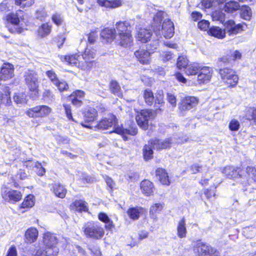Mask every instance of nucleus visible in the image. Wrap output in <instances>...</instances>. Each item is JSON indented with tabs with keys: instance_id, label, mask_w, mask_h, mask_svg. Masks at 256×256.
Segmentation results:
<instances>
[{
	"instance_id": "nucleus-38",
	"label": "nucleus",
	"mask_w": 256,
	"mask_h": 256,
	"mask_svg": "<svg viewBox=\"0 0 256 256\" xmlns=\"http://www.w3.org/2000/svg\"><path fill=\"white\" fill-rule=\"evenodd\" d=\"M52 26L48 23L42 24L38 30V35L41 37H44L48 35L51 32Z\"/></svg>"
},
{
	"instance_id": "nucleus-40",
	"label": "nucleus",
	"mask_w": 256,
	"mask_h": 256,
	"mask_svg": "<svg viewBox=\"0 0 256 256\" xmlns=\"http://www.w3.org/2000/svg\"><path fill=\"white\" fill-rule=\"evenodd\" d=\"M2 103L6 106H10L12 103L10 92L8 88L6 89L4 94H2L0 92V105Z\"/></svg>"
},
{
	"instance_id": "nucleus-25",
	"label": "nucleus",
	"mask_w": 256,
	"mask_h": 256,
	"mask_svg": "<svg viewBox=\"0 0 256 256\" xmlns=\"http://www.w3.org/2000/svg\"><path fill=\"white\" fill-rule=\"evenodd\" d=\"M98 4L106 8H114L122 6L120 0H98Z\"/></svg>"
},
{
	"instance_id": "nucleus-54",
	"label": "nucleus",
	"mask_w": 256,
	"mask_h": 256,
	"mask_svg": "<svg viewBox=\"0 0 256 256\" xmlns=\"http://www.w3.org/2000/svg\"><path fill=\"white\" fill-rule=\"evenodd\" d=\"M163 208V206L160 204H156L152 206L150 208V214H154L156 212H160Z\"/></svg>"
},
{
	"instance_id": "nucleus-46",
	"label": "nucleus",
	"mask_w": 256,
	"mask_h": 256,
	"mask_svg": "<svg viewBox=\"0 0 256 256\" xmlns=\"http://www.w3.org/2000/svg\"><path fill=\"white\" fill-rule=\"evenodd\" d=\"M34 204V196L32 195H28L25 198L22 202V208H31Z\"/></svg>"
},
{
	"instance_id": "nucleus-7",
	"label": "nucleus",
	"mask_w": 256,
	"mask_h": 256,
	"mask_svg": "<svg viewBox=\"0 0 256 256\" xmlns=\"http://www.w3.org/2000/svg\"><path fill=\"white\" fill-rule=\"evenodd\" d=\"M219 73L223 82L230 86H234L238 83V76L232 70L227 68H220Z\"/></svg>"
},
{
	"instance_id": "nucleus-36",
	"label": "nucleus",
	"mask_w": 256,
	"mask_h": 256,
	"mask_svg": "<svg viewBox=\"0 0 256 256\" xmlns=\"http://www.w3.org/2000/svg\"><path fill=\"white\" fill-rule=\"evenodd\" d=\"M208 34L218 38H222L225 36V32L218 26H212L210 28Z\"/></svg>"
},
{
	"instance_id": "nucleus-11",
	"label": "nucleus",
	"mask_w": 256,
	"mask_h": 256,
	"mask_svg": "<svg viewBox=\"0 0 256 256\" xmlns=\"http://www.w3.org/2000/svg\"><path fill=\"white\" fill-rule=\"evenodd\" d=\"M2 196L5 200L11 202H18L22 198L20 192L8 188H5L2 190Z\"/></svg>"
},
{
	"instance_id": "nucleus-44",
	"label": "nucleus",
	"mask_w": 256,
	"mask_h": 256,
	"mask_svg": "<svg viewBox=\"0 0 256 256\" xmlns=\"http://www.w3.org/2000/svg\"><path fill=\"white\" fill-rule=\"evenodd\" d=\"M26 94L24 92H19L15 94L14 100L17 104H24L26 102Z\"/></svg>"
},
{
	"instance_id": "nucleus-26",
	"label": "nucleus",
	"mask_w": 256,
	"mask_h": 256,
	"mask_svg": "<svg viewBox=\"0 0 256 256\" xmlns=\"http://www.w3.org/2000/svg\"><path fill=\"white\" fill-rule=\"evenodd\" d=\"M140 188L144 194L148 196L152 194L154 184L148 180H144L141 182Z\"/></svg>"
},
{
	"instance_id": "nucleus-17",
	"label": "nucleus",
	"mask_w": 256,
	"mask_h": 256,
	"mask_svg": "<svg viewBox=\"0 0 256 256\" xmlns=\"http://www.w3.org/2000/svg\"><path fill=\"white\" fill-rule=\"evenodd\" d=\"M172 140L170 138L165 140L154 139L150 140V144L154 149L160 150L170 148L172 143Z\"/></svg>"
},
{
	"instance_id": "nucleus-1",
	"label": "nucleus",
	"mask_w": 256,
	"mask_h": 256,
	"mask_svg": "<svg viewBox=\"0 0 256 256\" xmlns=\"http://www.w3.org/2000/svg\"><path fill=\"white\" fill-rule=\"evenodd\" d=\"M150 12L156 14L154 16V22L152 24L153 30L157 36L162 34L166 38H171L174 34V26L173 22L169 19L164 20L161 25L162 18L166 16V13L162 10L155 8L154 6H150L148 7Z\"/></svg>"
},
{
	"instance_id": "nucleus-31",
	"label": "nucleus",
	"mask_w": 256,
	"mask_h": 256,
	"mask_svg": "<svg viewBox=\"0 0 256 256\" xmlns=\"http://www.w3.org/2000/svg\"><path fill=\"white\" fill-rule=\"evenodd\" d=\"M98 112L96 110L92 108H89L84 113V118L85 122H94L96 118Z\"/></svg>"
},
{
	"instance_id": "nucleus-23",
	"label": "nucleus",
	"mask_w": 256,
	"mask_h": 256,
	"mask_svg": "<svg viewBox=\"0 0 256 256\" xmlns=\"http://www.w3.org/2000/svg\"><path fill=\"white\" fill-rule=\"evenodd\" d=\"M58 252V248H54L53 250L42 248L36 250L34 256H56Z\"/></svg>"
},
{
	"instance_id": "nucleus-51",
	"label": "nucleus",
	"mask_w": 256,
	"mask_h": 256,
	"mask_svg": "<svg viewBox=\"0 0 256 256\" xmlns=\"http://www.w3.org/2000/svg\"><path fill=\"white\" fill-rule=\"evenodd\" d=\"M43 98L44 100L48 102H52L54 99V96L52 92L48 90H46L42 94Z\"/></svg>"
},
{
	"instance_id": "nucleus-21",
	"label": "nucleus",
	"mask_w": 256,
	"mask_h": 256,
	"mask_svg": "<svg viewBox=\"0 0 256 256\" xmlns=\"http://www.w3.org/2000/svg\"><path fill=\"white\" fill-rule=\"evenodd\" d=\"M136 38L138 40L142 42H146L152 36V32L150 30L146 28H138Z\"/></svg>"
},
{
	"instance_id": "nucleus-60",
	"label": "nucleus",
	"mask_w": 256,
	"mask_h": 256,
	"mask_svg": "<svg viewBox=\"0 0 256 256\" xmlns=\"http://www.w3.org/2000/svg\"><path fill=\"white\" fill-rule=\"evenodd\" d=\"M64 108L65 112L67 118H68V120L74 121V120L72 118V110L70 106L68 104H64Z\"/></svg>"
},
{
	"instance_id": "nucleus-33",
	"label": "nucleus",
	"mask_w": 256,
	"mask_h": 256,
	"mask_svg": "<svg viewBox=\"0 0 256 256\" xmlns=\"http://www.w3.org/2000/svg\"><path fill=\"white\" fill-rule=\"evenodd\" d=\"M53 192L56 196L64 198L66 196V190L60 184L55 183L53 186Z\"/></svg>"
},
{
	"instance_id": "nucleus-6",
	"label": "nucleus",
	"mask_w": 256,
	"mask_h": 256,
	"mask_svg": "<svg viewBox=\"0 0 256 256\" xmlns=\"http://www.w3.org/2000/svg\"><path fill=\"white\" fill-rule=\"evenodd\" d=\"M26 84L30 92L36 96L38 92V80L37 74L33 70H28L24 74Z\"/></svg>"
},
{
	"instance_id": "nucleus-5",
	"label": "nucleus",
	"mask_w": 256,
	"mask_h": 256,
	"mask_svg": "<svg viewBox=\"0 0 256 256\" xmlns=\"http://www.w3.org/2000/svg\"><path fill=\"white\" fill-rule=\"evenodd\" d=\"M194 252L196 256H220L218 250L200 240L194 246Z\"/></svg>"
},
{
	"instance_id": "nucleus-42",
	"label": "nucleus",
	"mask_w": 256,
	"mask_h": 256,
	"mask_svg": "<svg viewBox=\"0 0 256 256\" xmlns=\"http://www.w3.org/2000/svg\"><path fill=\"white\" fill-rule=\"evenodd\" d=\"M242 177L248 180V178H251L254 181L256 182V169L252 166H248L246 169L245 174H242Z\"/></svg>"
},
{
	"instance_id": "nucleus-56",
	"label": "nucleus",
	"mask_w": 256,
	"mask_h": 256,
	"mask_svg": "<svg viewBox=\"0 0 256 256\" xmlns=\"http://www.w3.org/2000/svg\"><path fill=\"white\" fill-rule=\"evenodd\" d=\"M240 126L239 122L235 119H233L230 122L228 127L230 130L232 131H236L238 130Z\"/></svg>"
},
{
	"instance_id": "nucleus-64",
	"label": "nucleus",
	"mask_w": 256,
	"mask_h": 256,
	"mask_svg": "<svg viewBox=\"0 0 256 256\" xmlns=\"http://www.w3.org/2000/svg\"><path fill=\"white\" fill-rule=\"evenodd\" d=\"M17 256V252L16 246H11L8 252V254L6 256Z\"/></svg>"
},
{
	"instance_id": "nucleus-47",
	"label": "nucleus",
	"mask_w": 256,
	"mask_h": 256,
	"mask_svg": "<svg viewBox=\"0 0 256 256\" xmlns=\"http://www.w3.org/2000/svg\"><path fill=\"white\" fill-rule=\"evenodd\" d=\"M246 116L248 120H253L256 124V106L249 108L246 112Z\"/></svg>"
},
{
	"instance_id": "nucleus-22",
	"label": "nucleus",
	"mask_w": 256,
	"mask_h": 256,
	"mask_svg": "<svg viewBox=\"0 0 256 256\" xmlns=\"http://www.w3.org/2000/svg\"><path fill=\"white\" fill-rule=\"evenodd\" d=\"M23 17V11L18 10L16 13H10L6 16V20L8 22H10L16 26H18L19 24L20 19H22Z\"/></svg>"
},
{
	"instance_id": "nucleus-50",
	"label": "nucleus",
	"mask_w": 256,
	"mask_h": 256,
	"mask_svg": "<svg viewBox=\"0 0 256 256\" xmlns=\"http://www.w3.org/2000/svg\"><path fill=\"white\" fill-rule=\"evenodd\" d=\"M242 30V25L241 24H236L232 28H228V32L230 35L236 34L240 30Z\"/></svg>"
},
{
	"instance_id": "nucleus-43",
	"label": "nucleus",
	"mask_w": 256,
	"mask_h": 256,
	"mask_svg": "<svg viewBox=\"0 0 256 256\" xmlns=\"http://www.w3.org/2000/svg\"><path fill=\"white\" fill-rule=\"evenodd\" d=\"M144 96L146 104L151 106L154 102V96L152 92L150 90H146L144 92Z\"/></svg>"
},
{
	"instance_id": "nucleus-53",
	"label": "nucleus",
	"mask_w": 256,
	"mask_h": 256,
	"mask_svg": "<svg viewBox=\"0 0 256 256\" xmlns=\"http://www.w3.org/2000/svg\"><path fill=\"white\" fill-rule=\"evenodd\" d=\"M46 74L50 78L52 82L55 85L59 80L57 76L53 70H48L46 72Z\"/></svg>"
},
{
	"instance_id": "nucleus-34",
	"label": "nucleus",
	"mask_w": 256,
	"mask_h": 256,
	"mask_svg": "<svg viewBox=\"0 0 256 256\" xmlns=\"http://www.w3.org/2000/svg\"><path fill=\"white\" fill-rule=\"evenodd\" d=\"M109 88L110 92L114 95L120 97L122 96V92L118 83L116 80H112L109 84Z\"/></svg>"
},
{
	"instance_id": "nucleus-29",
	"label": "nucleus",
	"mask_w": 256,
	"mask_h": 256,
	"mask_svg": "<svg viewBox=\"0 0 256 256\" xmlns=\"http://www.w3.org/2000/svg\"><path fill=\"white\" fill-rule=\"evenodd\" d=\"M156 174L157 178L159 180L162 184L169 185L170 182L168 176L164 170L162 168H157L156 170Z\"/></svg>"
},
{
	"instance_id": "nucleus-49",
	"label": "nucleus",
	"mask_w": 256,
	"mask_h": 256,
	"mask_svg": "<svg viewBox=\"0 0 256 256\" xmlns=\"http://www.w3.org/2000/svg\"><path fill=\"white\" fill-rule=\"evenodd\" d=\"M54 86L58 88L60 92L66 90L68 88V86L66 82L64 80H58Z\"/></svg>"
},
{
	"instance_id": "nucleus-14",
	"label": "nucleus",
	"mask_w": 256,
	"mask_h": 256,
	"mask_svg": "<svg viewBox=\"0 0 256 256\" xmlns=\"http://www.w3.org/2000/svg\"><path fill=\"white\" fill-rule=\"evenodd\" d=\"M212 68L208 66L202 68L198 76V81L199 84L209 82L212 74Z\"/></svg>"
},
{
	"instance_id": "nucleus-45",
	"label": "nucleus",
	"mask_w": 256,
	"mask_h": 256,
	"mask_svg": "<svg viewBox=\"0 0 256 256\" xmlns=\"http://www.w3.org/2000/svg\"><path fill=\"white\" fill-rule=\"evenodd\" d=\"M188 60L186 56H180L178 58L176 63L178 68V69L184 68L186 70V67L188 65Z\"/></svg>"
},
{
	"instance_id": "nucleus-3",
	"label": "nucleus",
	"mask_w": 256,
	"mask_h": 256,
	"mask_svg": "<svg viewBox=\"0 0 256 256\" xmlns=\"http://www.w3.org/2000/svg\"><path fill=\"white\" fill-rule=\"evenodd\" d=\"M114 28L119 44L124 47L130 46L132 44V24L128 21H120L116 22Z\"/></svg>"
},
{
	"instance_id": "nucleus-59",
	"label": "nucleus",
	"mask_w": 256,
	"mask_h": 256,
	"mask_svg": "<svg viewBox=\"0 0 256 256\" xmlns=\"http://www.w3.org/2000/svg\"><path fill=\"white\" fill-rule=\"evenodd\" d=\"M88 42L90 44H94L98 38V34L96 32H92L88 35Z\"/></svg>"
},
{
	"instance_id": "nucleus-30",
	"label": "nucleus",
	"mask_w": 256,
	"mask_h": 256,
	"mask_svg": "<svg viewBox=\"0 0 256 256\" xmlns=\"http://www.w3.org/2000/svg\"><path fill=\"white\" fill-rule=\"evenodd\" d=\"M186 220L184 217L178 222L177 226V234L180 238H184L186 236Z\"/></svg>"
},
{
	"instance_id": "nucleus-4",
	"label": "nucleus",
	"mask_w": 256,
	"mask_h": 256,
	"mask_svg": "<svg viewBox=\"0 0 256 256\" xmlns=\"http://www.w3.org/2000/svg\"><path fill=\"white\" fill-rule=\"evenodd\" d=\"M82 230L85 236L93 240H100L104 234V230L98 222L90 221L86 222Z\"/></svg>"
},
{
	"instance_id": "nucleus-57",
	"label": "nucleus",
	"mask_w": 256,
	"mask_h": 256,
	"mask_svg": "<svg viewBox=\"0 0 256 256\" xmlns=\"http://www.w3.org/2000/svg\"><path fill=\"white\" fill-rule=\"evenodd\" d=\"M52 20L57 26H60L62 24L63 18L60 14H55L52 16Z\"/></svg>"
},
{
	"instance_id": "nucleus-24",
	"label": "nucleus",
	"mask_w": 256,
	"mask_h": 256,
	"mask_svg": "<svg viewBox=\"0 0 256 256\" xmlns=\"http://www.w3.org/2000/svg\"><path fill=\"white\" fill-rule=\"evenodd\" d=\"M87 203L82 200H76L70 205L71 208L78 212L88 211Z\"/></svg>"
},
{
	"instance_id": "nucleus-8",
	"label": "nucleus",
	"mask_w": 256,
	"mask_h": 256,
	"mask_svg": "<svg viewBox=\"0 0 256 256\" xmlns=\"http://www.w3.org/2000/svg\"><path fill=\"white\" fill-rule=\"evenodd\" d=\"M52 109L48 106L42 105L38 106L28 110L26 114L30 117H46L51 112Z\"/></svg>"
},
{
	"instance_id": "nucleus-35",
	"label": "nucleus",
	"mask_w": 256,
	"mask_h": 256,
	"mask_svg": "<svg viewBox=\"0 0 256 256\" xmlns=\"http://www.w3.org/2000/svg\"><path fill=\"white\" fill-rule=\"evenodd\" d=\"M153 147L150 144V140L148 144H146L143 148L144 158L146 160H148L153 158Z\"/></svg>"
},
{
	"instance_id": "nucleus-12",
	"label": "nucleus",
	"mask_w": 256,
	"mask_h": 256,
	"mask_svg": "<svg viewBox=\"0 0 256 256\" xmlns=\"http://www.w3.org/2000/svg\"><path fill=\"white\" fill-rule=\"evenodd\" d=\"M198 99L194 96H187L184 98L180 105L179 108L181 111L190 110L195 107L198 104Z\"/></svg>"
},
{
	"instance_id": "nucleus-15",
	"label": "nucleus",
	"mask_w": 256,
	"mask_h": 256,
	"mask_svg": "<svg viewBox=\"0 0 256 256\" xmlns=\"http://www.w3.org/2000/svg\"><path fill=\"white\" fill-rule=\"evenodd\" d=\"M14 68L12 64H4L1 68L0 72V80H6L12 78L14 76Z\"/></svg>"
},
{
	"instance_id": "nucleus-39",
	"label": "nucleus",
	"mask_w": 256,
	"mask_h": 256,
	"mask_svg": "<svg viewBox=\"0 0 256 256\" xmlns=\"http://www.w3.org/2000/svg\"><path fill=\"white\" fill-rule=\"evenodd\" d=\"M200 67L198 64L193 63L186 67L185 72L188 75H195L198 72V70L200 71Z\"/></svg>"
},
{
	"instance_id": "nucleus-27",
	"label": "nucleus",
	"mask_w": 256,
	"mask_h": 256,
	"mask_svg": "<svg viewBox=\"0 0 256 256\" xmlns=\"http://www.w3.org/2000/svg\"><path fill=\"white\" fill-rule=\"evenodd\" d=\"M38 236V231L34 228H28L25 232L26 241L28 243H32L36 240Z\"/></svg>"
},
{
	"instance_id": "nucleus-28",
	"label": "nucleus",
	"mask_w": 256,
	"mask_h": 256,
	"mask_svg": "<svg viewBox=\"0 0 256 256\" xmlns=\"http://www.w3.org/2000/svg\"><path fill=\"white\" fill-rule=\"evenodd\" d=\"M240 17L246 20H250L252 13L250 6L246 5H243L240 8Z\"/></svg>"
},
{
	"instance_id": "nucleus-20",
	"label": "nucleus",
	"mask_w": 256,
	"mask_h": 256,
	"mask_svg": "<svg viewBox=\"0 0 256 256\" xmlns=\"http://www.w3.org/2000/svg\"><path fill=\"white\" fill-rule=\"evenodd\" d=\"M150 52L144 50H139L134 52L138 60L142 64H148L150 62Z\"/></svg>"
},
{
	"instance_id": "nucleus-58",
	"label": "nucleus",
	"mask_w": 256,
	"mask_h": 256,
	"mask_svg": "<svg viewBox=\"0 0 256 256\" xmlns=\"http://www.w3.org/2000/svg\"><path fill=\"white\" fill-rule=\"evenodd\" d=\"M210 26V22L208 20H202L198 22V26L200 29L202 30H206Z\"/></svg>"
},
{
	"instance_id": "nucleus-52",
	"label": "nucleus",
	"mask_w": 256,
	"mask_h": 256,
	"mask_svg": "<svg viewBox=\"0 0 256 256\" xmlns=\"http://www.w3.org/2000/svg\"><path fill=\"white\" fill-rule=\"evenodd\" d=\"M47 16V14L45 11L44 8H40L36 12V18L42 21L44 20L45 18Z\"/></svg>"
},
{
	"instance_id": "nucleus-61",
	"label": "nucleus",
	"mask_w": 256,
	"mask_h": 256,
	"mask_svg": "<svg viewBox=\"0 0 256 256\" xmlns=\"http://www.w3.org/2000/svg\"><path fill=\"white\" fill-rule=\"evenodd\" d=\"M167 99L168 102L172 106L175 107L176 106V97L173 94L171 93H168Z\"/></svg>"
},
{
	"instance_id": "nucleus-63",
	"label": "nucleus",
	"mask_w": 256,
	"mask_h": 256,
	"mask_svg": "<svg viewBox=\"0 0 256 256\" xmlns=\"http://www.w3.org/2000/svg\"><path fill=\"white\" fill-rule=\"evenodd\" d=\"M70 99L72 103L76 106L79 107L82 104V100L78 98L71 97Z\"/></svg>"
},
{
	"instance_id": "nucleus-32",
	"label": "nucleus",
	"mask_w": 256,
	"mask_h": 256,
	"mask_svg": "<svg viewBox=\"0 0 256 256\" xmlns=\"http://www.w3.org/2000/svg\"><path fill=\"white\" fill-rule=\"evenodd\" d=\"M240 5L238 2L230 1L225 3L223 9L226 12L232 13L240 9Z\"/></svg>"
},
{
	"instance_id": "nucleus-48",
	"label": "nucleus",
	"mask_w": 256,
	"mask_h": 256,
	"mask_svg": "<svg viewBox=\"0 0 256 256\" xmlns=\"http://www.w3.org/2000/svg\"><path fill=\"white\" fill-rule=\"evenodd\" d=\"M35 0H15V4L22 8L30 7L34 3Z\"/></svg>"
},
{
	"instance_id": "nucleus-13",
	"label": "nucleus",
	"mask_w": 256,
	"mask_h": 256,
	"mask_svg": "<svg viewBox=\"0 0 256 256\" xmlns=\"http://www.w3.org/2000/svg\"><path fill=\"white\" fill-rule=\"evenodd\" d=\"M81 57L78 54L61 56L60 60L62 62H65L66 64L76 66L82 69V66L83 65L82 60H80Z\"/></svg>"
},
{
	"instance_id": "nucleus-41",
	"label": "nucleus",
	"mask_w": 256,
	"mask_h": 256,
	"mask_svg": "<svg viewBox=\"0 0 256 256\" xmlns=\"http://www.w3.org/2000/svg\"><path fill=\"white\" fill-rule=\"evenodd\" d=\"M98 218L100 220L106 224V228L110 229L112 227V222L106 214L100 212L98 214Z\"/></svg>"
},
{
	"instance_id": "nucleus-55",
	"label": "nucleus",
	"mask_w": 256,
	"mask_h": 256,
	"mask_svg": "<svg viewBox=\"0 0 256 256\" xmlns=\"http://www.w3.org/2000/svg\"><path fill=\"white\" fill-rule=\"evenodd\" d=\"M34 166L36 168V173L39 176H42L46 172L45 168L42 166V164L36 162H34Z\"/></svg>"
},
{
	"instance_id": "nucleus-18",
	"label": "nucleus",
	"mask_w": 256,
	"mask_h": 256,
	"mask_svg": "<svg viewBox=\"0 0 256 256\" xmlns=\"http://www.w3.org/2000/svg\"><path fill=\"white\" fill-rule=\"evenodd\" d=\"M102 38L106 42L110 43L114 39L116 40V34L115 28H105L100 32Z\"/></svg>"
},
{
	"instance_id": "nucleus-9",
	"label": "nucleus",
	"mask_w": 256,
	"mask_h": 256,
	"mask_svg": "<svg viewBox=\"0 0 256 256\" xmlns=\"http://www.w3.org/2000/svg\"><path fill=\"white\" fill-rule=\"evenodd\" d=\"M96 54L94 50H91L88 48H86L84 53L82 55V69L84 70H88L91 68L95 61L94 60Z\"/></svg>"
},
{
	"instance_id": "nucleus-16",
	"label": "nucleus",
	"mask_w": 256,
	"mask_h": 256,
	"mask_svg": "<svg viewBox=\"0 0 256 256\" xmlns=\"http://www.w3.org/2000/svg\"><path fill=\"white\" fill-rule=\"evenodd\" d=\"M242 171L238 168L234 167L233 166H226L222 171V173L225 176L230 178H234L239 176L240 178H242Z\"/></svg>"
},
{
	"instance_id": "nucleus-19",
	"label": "nucleus",
	"mask_w": 256,
	"mask_h": 256,
	"mask_svg": "<svg viewBox=\"0 0 256 256\" xmlns=\"http://www.w3.org/2000/svg\"><path fill=\"white\" fill-rule=\"evenodd\" d=\"M44 243L46 248L53 250L54 248H57L56 246L58 243V239L54 234L46 232L44 236Z\"/></svg>"
},
{
	"instance_id": "nucleus-62",
	"label": "nucleus",
	"mask_w": 256,
	"mask_h": 256,
	"mask_svg": "<svg viewBox=\"0 0 256 256\" xmlns=\"http://www.w3.org/2000/svg\"><path fill=\"white\" fill-rule=\"evenodd\" d=\"M158 46V40H154L148 44V48L149 50L152 52L154 50L156 49Z\"/></svg>"
},
{
	"instance_id": "nucleus-2",
	"label": "nucleus",
	"mask_w": 256,
	"mask_h": 256,
	"mask_svg": "<svg viewBox=\"0 0 256 256\" xmlns=\"http://www.w3.org/2000/svg\"><path fill=\"white\" fill-rule=\"evenodd\" d=\"M82 125L86 128H97L98 129L106 130L110 127L113 126L112 132H116L122 136L124 140H128L127 135L135 136L137 134V129L136 128L130 127L128 128H124L122 126L118 124L116 118L114 115H110L108 118H104L96 126H91L82 123Z\"/></svg>"
},
{
	"instance_id": "nucleus-37",
	"label": "nucleus",
	"mask_w": 256,
	"mask_h": 256,
	"mask_svg": "<svg viewBox=\"0 0 256 256\" xmlns=\"http://www.w3.org/2000/svg\"><path fill=\"white\" fill-rule=\"evenodd\" d=\"M142 210L140 207L130 208L128 210L127 214L131 219L136 220L140 218Z\"/></svg>"
},
{
	"instance_id": "nucleus-10",
	"label": "nucleus",
	"mask_w": 256,
	"mask_h": 256,
	"mask_svg": "<svg viewBox=\"0 0 256 256\" xmlns=\"http://www.w3.org/2000/svg\"><path fill=\"white\" fill-rule=\"evenodd\" d=\"M152 116V112L149 110H143L138 113L136 116L138 125L142 129H146L148 120Z\"/></svg>"
}]
</instances>
